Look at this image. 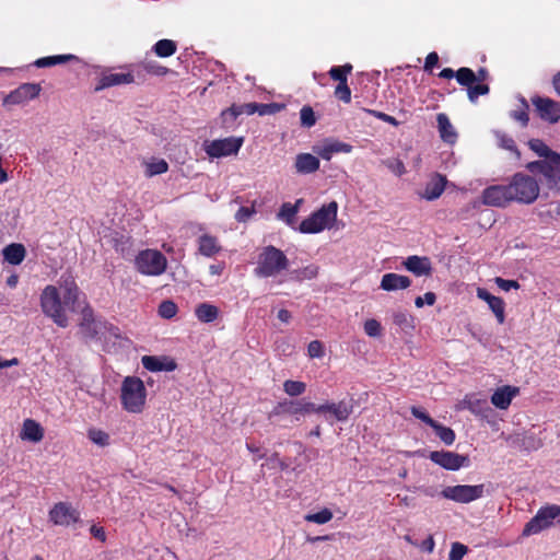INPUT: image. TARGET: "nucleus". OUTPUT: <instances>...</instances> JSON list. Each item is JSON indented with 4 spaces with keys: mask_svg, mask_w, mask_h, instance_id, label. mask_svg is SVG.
Wrapping results in <instances>:
<instances>
[{
    "mask_svg": "<svg viewBox=\"0 0 560 560\" xmlns=\"http://www.w3.org/2000/svg\"><path fill=\"white\" fill-rule=\"evenodd\" d=\"M120 404L129 413H141L147 404V388L141 378L126 376L120 386Z\"/></svg>",
    "mask_w": 560,
    "mask_h": 560,
    "instance_id": "obj_1",
    "label": "nucleus"
},
{
    "mask_svg": "<svg viewBox=\"0 0 560 560\" xmlns=\"http://www.w3.org/2000/svg\"><path fill=\"white\" fill-rule=\"evenodd\" d=\"M289 267V260L279 248L269 245L259 255L255 275L260 278L276 277Z\"/></svg>",
    "mask_w": 560,
    "mask_h": 560,
    "instance_id": "obj_2",
    "label": "nucleus"
},
{
    "mask_svg": "<svg viewBox=\"0 0 560 560\" xmlns=\"http://www.w3.org/2000/svg\"><path fill=\"white\" fill-rule=\"evenodd\" d=\"M338 203L330 201L328 205H324L317 211L312 213L310 217L304 219L300 224V232L305 234H315L330 229L332 223L337 219Z\"/></svg>",
    "mask_w": 560,
    "mask_h": 560,
    "instance_id": "obj_3",
    "label": "nucleus"
},
{
    "mask_svg": "<svg viewBox=\"0 0 560 560\" xmlns=\"http://www.w3.org/2000/svg\"><path fill=\"white\" fill-rule=\"evenodd\" d=\"M508 185L512 200L515 202L529 205L539 196V185L537 180L528 174H514Z\"/></svg>",
    "mask_w": 560,
    "mask_h": 560,
    "instance_id": "obj_4",
    "label": "nucleus"
},
{
    "mask_svg": "<svg viewBox=\"0 0 560 560\" xmlns=\"http://www.w3.org/2000/svg\"><path fill=\"white\" fill-rule=\"evenodd\" d=\"M40 307L43 313L50 317L59 327H67L69 318L66 314V307L61 302L58 289L54 285H47L40 294Z\"/></svg>",
    "mask_w": 560,
    "mask_h": 560,
    "instance_id": "obj_5",
    "label": "nucleus"
},
{
    "mask_svg": "<svg viewBox=\"0 0 560 560\" xmlns=\"http://www.w3.org/2000/svg\"><path fill=\"white\" fill-rule=\"evenodd\" d=\"M136 268L145 276H160L166 270V257L156 249L141 250L135 260Z\"/></svg>",
    "mask_w": 560,
    "mask_h": 560,
    "instance_id": "obj_6",
    "label": "nucleus"
},
{
    "mask_svg": "<svg viewBox=\"0 0 560 560\" xmlns=\"http://www.w3.org/2000/svg\"><path fill=\"white\" fill-rule=\"evenodd\" d=\"M526 167L532 173H541L550 189L560 190V154L552 153L549 160L529 162Z\"/></svg>",
    "mask_w": 560,
    "mask_h": 560,
    "instance_id": "obj_7",
    "label": "nucleus"
},
{
    "mask_svg": "<svg viewBox=\"0 0 560 560\" xmlns=\"http://www.w3.org/2000/svg\"><path fill=\"white\" fill-rule=\"evenodd\" d=\"M560 513L559 505H547L538 510L536 515L525 525L523 529V536L528 537L536 535L541 530L549 528L555 522H558Z\"/></svg>",
    "mask_w": 560,
    "mask_h": 560,
    "instance_id": "obj_8",
    "label": "nucleus"
},
{
    "mask_svg": "<svg viewBox=\"0 0 560 560\" xmlns=\"http://www.w3.org/2000/svg\"><path fill=\"white\" fill-rule=\"evenodd\" d=\"M443 498L457 503H470L483 497L485 485H457L448 486L441 492Z\"/></svg>",
    "mask_w": 560,
    "mask_h": 560,
    "instance_id": "obj_9",
    "label": "nucleus"
},
{
    "mask_svg": "<svg viewBox=\"0 0 560 560\" xmlns=\"http://www.w3.org/2000/svg\"><path fill=\"white\" fill-rule=\"evenodd\" d=\"M538 117L548 124L555 125L560 121V103L545 96L535 95L530 98Z\"/></svg>",
    "mask_w": 560,
    "mask_h": 560,
    "instance_id": "obj_10",
    "label": "nucleus"
},
{
    "mask_svg": "<svg viewBox=\"0 0 560 560\" xmlns=\"http://www.w3.org/2000/svg\"><path fill=\"white\" fill-rule=\"evenodd\" d=\"M243 144V138L229 137L213 140L205 144V151L211 158L236 154Z\"/></svg>",
    "mask_w": 560,
    "mask_h": 560,
    "instance_id": "obj_11",
    "label": "nucleus"
},
{
    "mask_svg": "<svg viewBox=\"0 0 560 560\" xmlns=\"http://www.w3.org/2000/svg\"><path fill=\"white\" fill-rule=\"evenodd\" d=\"M430 460L447 470H458L469 465L466 455H460L451 451H433L429 454Z\"/></svg>",
    "mask_w": 560,
    "mask_h": 560,
    "instance_id": "obj_12",
    "label": "nucleus"
},
{
    "mask_svg": "<svg viewBox=\"0 0 560 560\" xmlns=\"http://www.w3.org/2000/svg\"><path fill=\"white\" fill-rule=\"evenodd\" d=\"M50 521L60 526H70L80 520V513L68 502L56 503L49 511Z\"/></svg>",
    "mask_w": 560,
    "mask_h": 560,
    "instance_id": "obj_13",
    "label": "nucleus"
},
{
    "mask_svg": "<svg viewBox=\"0 0 560 560\" xmlns=\"http://www.w3.org/2000/svg\"><path fill=\"white\" fill-rule=\"evenodd\" d=\"M42 91L37 83H23L10 92L3 100L5 105H20L36 98Z\"/></svg>",
    "mask_w": 560,
    "mask_h": 560,
    "instance_id": "obj_14",
    "label": "nucleus"
},
{
    "mask_svg": "<svg viewBox=\"0 0 560 560\" xmlns=\"http://www.w3.org/2000/svg\"><path fill=\"white\" fill-rule=\"evenodd\" d=\"M513 201L509 185H495L488 187L482 192V202L487 206L504 207Z\"/></svg>",
    "mask_w": 560,
    "mask_h": 560,
    "instance_id": "obj_15",
    "label": "nucleus"
},
{
    "mask_svg": "<svg viewBox=\"0 0 560 560\" xmlns=\"http://www.w3.org/2000/svg\"><path fill=\"white\" fill-rule=\"evenodd\" d=\"M465 409L482 418H487L491 412V408L488 405L487 399L480 398L478 395L474 394L466 395L465 398L457 404L456 410Z\"/></svg>",
    "mask_w": 560,
    "mask_h": 560,
    "instance_id": "obj_16",
    "label": "nucleus"
},
{
    "mask_svg": "<svg viewBox=\"0 0 560 560\" xmlns=\"http://www.w3.org/2000/svg\"><path fill=\"white\" fill-rule=\"evenodd\" d=\"M351 151V144L334 139H327L314 147V152L326 161H329L334 154L350 153Z\"/></svg>",
    "mask_w": 560,
    "mask_h": 560,
    "instance_id": "obj_17",
    "label": "nucleus"
},
{
    "mask_svg": "<svg viewBox=\"0 0 560 560\" xmlns=\"http://www.w3.org/2000/svg\"><path fill=\"white\" fill-rule=\"evenodd\" d=\"M324 412L326 419L330 418L336 419L337 421H347L350 415L353 411V406L351 401L340 400L338 402H327L323 404Z\"/></svg>",
    "mask_w": 560,
    "mask_h": 560,
    "instance_id": "obj_18",
    "label": "nucleus"
},
{
    "mask_svg": "<svg viewBox=\"0 0 560 560\" xmlns=\"http://www.w3.org/2000/svg\"><path fill=\"white\" fill-rule=\"evenodd\" d=\"M402 266L409 272L417 277L430 276L432 272V264L429 257L425 256H408L404 261Z\"/></svg>",
    "mask_w": 560,
    "mask_h": 560,
    "instance_id": "obj_19",
    "label": "nucleus"
},
{
    "mask_svg": "<svg viewBox=\"0 0 560 560\" xmlns=\"http://www.w3.org/2000/svg\"><path fill=\"white\" fill-rule=\"evenodd\" d=\"M141 363L150 372H172L177 366L176 362L167 357L143 355Z\"/></svg>",
    "mask_w": 560,
    "mask_h": 560,
    "instance_id": "obj_20",
    "label": "nucleus"
},
{
    "mask_svg": "<svg viewBox=\"0 0 560 560\" xmlns=\"http://www.w3.org/2000/svg\"><path fill=\"white\" fill-rule=\"evenodd\" d=\"M477 296L488 304L489 308L495 315L499 324H503L505 319L504 301L499 296L492 295L483 288L477 289Z\"/></svg>",
    "mask_w": 560,
    "mask_h": 560,
    "instance_id": "obj_21",
    "label": "nucleus"
},
{
    "mask_svg": "<svg viewBox=\"0 0 560 560\" xmlns=\"http://www.w3.org/2000/svg\"><path fill=\"white\" fill-rule=\"evenodd\" d=\"M512 446L521 450L532 452L537 451L542 446V441L534 432H526L523 434H515L509 439Z\"/></svg>",
    "mask_w": 560,
    "mask_h": 560,
    "instance_id": "obj_22",
    "label": "nucleus"
},
{
    "mask_svg": "<svg viewBox=\"0 0 560 560\" xmlns=\"http://www.w3.org/2000/svg\"><path fill=\"white\" fill-rule=\"evenodd\" d=\"M411 280L409 277L395 272H388L382 277L380 288L384 291L390 292L397 290H405L409 288Z\"/></svg>",
    "mask_w": 560,
    "mask_h": 560,
    "instance_id": "obj_23",
    "label": "nucleus"
},
{
    "mask_svg": "<svg viewBox=\"0 0 560 560\" xmlns=\"http://www.w3.org/2000/svg\"><path fill=\"white\" fill-rule=\"evenodd\" d=\"M520 389L510 385L501 386L494 390L491 396V402L494 407L505 410L511 405L512 399L518 394Z\"/></svg>",
    "mask_w": 560,
    "mask_h": 560,
    "instance_id": "obj_24",
    "label": "nucleus"
},
{
    "mask_svg": "<svg viewBox=\"0 0 560 560\" xmlns=\"http://www.w3.org/2000/svg\"><path fill=\"white\" fill-rule=\"evenodd\" d=\"M81 314L80 328L82 332L85 337L94 338L98 335L102 323L95 319L93 310L90 306H84Z\"/></svg>",
    "mask_w": 560,
    "mask_h": 560,
    "instance_id": "obj_25",
    "label": "nucleus"
},
{
    "mask_svg": "<svg viewBox=\"0 0 560 560\" xmlns=\"http://www.w3.org/2000/svg\"><path fill=\"white\" fill-rule=\"evenodd\" d=\"M133 82V75L131 73H107L103 74L97 85L95 86V91H101L110 86L129 84Z\"/></svg>",
    "mask_w": 560,
    "mask_h": 560,
    "instance_id": "obj_26",
    "label": "nucleus"
},
{
    "mask_svg": "<svg viewBox=\"0 0 560 560\" xmlns=\"http://www.w3.org/2000/svg\"><path fill=\"white\" fill-rule=\"evenodd\" d=\"M20 438L24 441L37 443L44 438V430L42 425L33 419H26L23 422Z\"/></svg>",
    "mask_w": 560,
    "mask_h": 560,
    "instance_id": "obj_27",
    "label": "nucleus"
},
{
    "mask_svg": "<svg viewBox=\"0 0 560 560\" xmlns=\"http://www.w3.org/2000/svg\"><path fill=\"white\" fill-rule=\"evenodd\" d=\"M319 160L311 153H300L295 158V168L300 174H311L319 168Z\"/></svg>",
    "mask_w": 560,
    "mask_h": 560,
    "instance_id": "obj_28",
    "label": "nucleus"
},
{
    "mask_svg": "<svg viewBox=\"0 0 560 560\" xmlns=\"http://www.w3.org/2000/svg\"><path fill=\"white\" fill-rule=\"evenodd\" d=\"M445 185L446 178L438 174L427 184L421 197L427 200H435L445 190Z\"/></svg>",
    "mask_w": 560,
    "mask_h": 560,
    "instance_id": "obj_29",
    "label": "nucleus"
},
{
    "mask_svg": "<svg viewBox=\"0 0 560 560\" xmlns=\"http://www.w3.org/2000/svg\"><path fill=\"white\" fill-rule=\"evenodd\" d=\"M2 254L7 262L16 266L24 260L26 249L24 245L20 243H12L3 248Z\"/></svg>",
    "mask_w": 560,
    "mask_h": 560,
    "instance_id": "obj_30",
    "label": "nucleus"
},
{
    "mask_svg": "<svg viewBox=\"0 0 560 560\" xmlns=\"http://www.w3.org/2000/svg\"><path fill=\"white\" fill-rule=\"evenodd\" d=\"M284 415H300V399L279 401L271 410L269 418L281 417Z\"/></svg>",
    "mask_w": 560,
    "mask_h": 560,
    "instance_id": "obj_31",
    "label": "nucleus"
},
{
    "mask_svg": "<svg viewBox=\"0 0 560 560\" xmlns=\"http://www.w3.org/2000/svg\"><path fill=\"white\" fill-rule=\"evenodd\" d=\"M62 304L71 311L75 310V303L79 300V288L73 280H65L63 283Z\"/></svg>",
    "mask_w": 560,
    "mask_h": 560,
    "instance_id": "obj_32",
    "label": "nucleus"
},
{
    "mask_svg": "<svg viewBox=\"0 0 560 560\" xmlns=\"http://www.w3.org/2000/svg\"><path fill=\"white\" fill-rule=\"evenodd\" d=\"M198 250L202 256L212 257L221 250V246L218 243L217 237L202 234L198 238Z\"/></svg>",
    "mask_w": 560,
    "mask_h": 560,
    "instance_id": "obj_33",
    "label": "nucleus"
},
{
    "mask_svg": "<svg viewBox=\"0 0 560 560\" xmlns=\"http://www.w3.org/2000/svg\"><path fill=\"white\" fill-rule=\"evenodd\" d=\"M195 316L201 323H212L219 316V308L213 304L203 302L196 306Z\"/></svg>",
    "mask_w": 560,
    "mask_h": 560,
    "instance_id": "obj_34",
    "label": "nucleus"
},
{
    "mask_svg": "<svg viewBox=\"0 0 560 560\" xmlns=\"http://www.w3.org/2000/svg\"><path fill=\"white\" fill-rule=\"evenodd\" d=\"M436 121L441 138L446 142H454L456 140L457 135L448 117L445 114L441 113L438 115Z\"/></svg>",
    "mask_w": 560,
    "mask_h": 560,
    "instance_id": "obj_35",
    "label": "nucleus"
},
{
    "mask_svg": "<svg viewBox=\"0 0 560 560\" xmlns=\"http://www.w3.org/2000/svg\"><path fill=\"white\" fill-rule=\"evenodd\" d=\"M73 59H77V57L74 55H71V54L48 56V57L38 58L34 62V66L37 67V68L52 67V66H56V65L66 63V62H68L70 60H73Z\"/></svg>",
    "mask_w": 560,
    "mask_h": 560,
    "instance_id": "obj_36",
    "label": "nucleus"
},
{
    "mask_svg": "<svg viewBox=\"0 0 560 560\" xmlns=\"http://www.w3.org/2000/svg\"><path fill=\"white\" fill-rule=\"evenodd\" d=\"M152 49L156 56L166 58L176 52L177 46L176 43L171 39H160L154 44Z\"/></svg>",
    "mask_w": 560,
    "mask_h": 560,
    "instance_id": "obj_37",
    "label": "nucleus"
},
{
    "mask_svg": "<svg viewBox=\"0 0 560 560\" xmlns=\"http://www.w3.org/2000/svg\"><path fill=\"white\" fill-rule=\"evenodd\" d=\"M520 102H521V107L518 109L511 110L510 117L513 120L518 121L522 127H526L529 121V116H528L529 106H528L527 101L523 96L520 97Z\"/></svg>",
    "mask_w": 560,
    "mask_h": 560,
    "instance_id": "obj_38",
    "label": "nucleus"
},
{
    "mask_svg": "<svg viewBox=\"0 0 560 560\" xmlns=\"http://www.w3.org/2000/svg\"><path fill=\"white\" fill-rule=\"evenodd\" d=\"M301 200H299L295 205H292L290 202H284L279 212H278V219L284 221L287 224H292L294 221V218L299 211V203Z\"/></svg>",
    "mask_w": 560,
    "mask_h": 560,
    "instance_id": "obj_39",
    "label": "nucleus"
},
{
    "mask_svg": "<svg viewBox=\"0 0 560 560\" xmlns=\"http://www.w3.org/2000/svg\"><path fill=\"white\" fill-rule=\"evenodd\" d=\"M88 439L97 446L105 447L109 445L110 436L104 430L97 428H90L88 430Z\"/></svg>",
    "mask_w": 560,
    "mask_h": 560,
    "instance_id": "obj_40",
    "label": "nucleus"
},
{
    "mask_svg": "<svg viewBox=\"0 0 560 560\" xmlns=\"http://www.w3.org/2000/svg\"><path fill=\"white\" fill-rule=\"evenodd\" d=\"M168 164L163 159H152L145 163V175L152 177L167 172Z\"/></svg>",
    "mask_w": 560,
    "mask_h": 560,
    "instance_id": "obj_41",
    "label": "nucleus"
},
{
    "mask_svg": "<svg viewBox=\"0 0 560 560\" xmlns=\"http://www.w3.org/2000/svg\"><path fill=\"white\" fill-rule=\"evenodd\" d=\"M431 428L444 444L452 445L454 443L456 435L453 429L444 427L438 421Z\"/></svg>",
    "mask_w": 560,
    "mask_h": 560,
    "instance_id": "obj_42",
    "label": "nucleus"
},
{
    "mask_svg": "<svg viewBox=\"0 0 560 560\" xmlns=\"http://www.w3.org/2000/svg\"><path fill=\"white\" fill-rule=\"evenodd\" d=\"M494 136L498 140V144L500 148L513 152L517 159L521 158V153L517 150V147L513 138H511L510 136L502 131H494Z\"/></svg>",
    "mask_w": 560,
    "mask_h": 560,
    "instance_id": "obj_43",
    "label": "nucleus"
},
{
    "mask_svg": "<svg viewBox=\"0 0 560 560\" xmlns=\"http://www.w3.org/2000/svg\"><path fill=\"white\" fill-rule=\"evenodd\" d=\"M528 147L532 151H534L538 156L544 158V160L551 159L552 151L542 140L540 139H532L528 141Z\"/></svg>",
    "mask_w": 560,
    "mask_h": 560,
    "instance_id": "obj_44",
    "label": "nucleus"
},
{
    "mask_svg": "<svg viewBox=\"0 0 560 560\" xmlns=\"http://www.w3.org/2000/svg\"><path fill=\"white\" fill-rule=\"evenodd\" d=\"M456 80L460 85L469 88L477 81V75L471 69L463 67L456 71Z\"/></svg>",
    "mask_w": 560,
    "mask_h": 560,
    "instance_id": "obj_45",
    "label": "nucleus"
},
{
    "mask_svg": "<svg viewBox=\"0 0 560 560\" xmlns=\"http://www.w3.org/2000/svg\"><path fill=\"white\" fill-rule=\"evenodd\" d=\"M283 390L291 397H298L306 390V384L301 381L288 380L283 383Z\"/></svg>",
    "mask_w": 560,
    "mask_h": 560,
    "instance_id": "obj_46",
    "label": "nucleus"
},
{
    "mask_svg": "<svg viewBox=\"0 0 560 560\" xmlns=\"http://www.w3.org/2000/svg\"><path fill=\"white\" fill-rule=\"evenodd\" d=\"M393 322L399 326L402 330L413 329V317L407 312H396L393 315Z\"/></svg>",
    "mask_w": 560,
    "mask_h": 560,
    "instance_id": "obj_47",
    "label": "nucleus"
},
{
    "mask_svg": "<svg viewBox=\"0 0 560 560\" xmlns=\"http://www.w3.org/2000/svg\"><path fill=\"white\" fill-rule=\"evenodd\" d=\"M241 116L240 110H237L236 105H232L230 108L225 109L221 114V120L224 128L230 129L234 126L237 117Z\"/></svg>",
    "mask_w": 560,
    "mask_h": 560,
    "instance_id": "obj_48",
    "label": "nucleus"
},
{
    "mask_svg": "<svg viewBox=\"0 0 560 560\" xmlns=\"http://www.w3.org/2000/svg\"><path fill=\"white\" fill-rule=\"evenodd\" d=\"M352 71V66L346 63L343 66H335L329 70V75L332 80L339 83L347 82V74Z\"/></svg>",
    "mask_w": 560,
    "mask_h": 560,
    "instance_id": "obj_49",
    "label": "nucleus"
},
{
    "mask_svg": "<svg viewBox=\"0 0 560 560\" xmlns=\"http://www.w3.org/2000/svg\"><path fill=\"white\" fill-rule=\"evenodd\" d=\"M332 518V512L328 509H323L319 512L305 515V521L315 524H326Z\"/></svg>",
    "mask_w": 560,
    "mask_h": 560,
    "instance_id": "obj_50",
    "label": "nucleus"
},
{
    "mask_svg": "<svg viewBox=\"0 0 560 560\" xmlns=\"http://www.w3.org/2000/svg\"><path fill=\"white\" fill-rule=\"evenodd\" d=\"M158 313L162 318L171 319L177 313V305L171 300H165L159 305Z\"/></svg>",
    "mask_w": 560,
    "mask_h": 560,
    "instance_id": "obj_51",
    "label": "nucleus"
},
{
    "mask_svg": "<svg viewBox=\"0 0 560 560\" xmlns=\"http://www.w3.org/2000/svg\"><path fill=\"white\" fill-rule=\"evenodd\" d=\"M141 66L145 72L158 77L165 75L168 72L166 67L161 66L154 60H145Z\"/></svg>",
    "mask_w": 560,
    "mask_h": 560,
    "instance_id": "obj_52",
    "label": "nucleus"
},
{
    "mask_svg": "<svg viewBox=\"0 0 560 560\" xmlns=\"http://www.w3.org/2000/svg\"><path fill=\"white\" fill-rule=\"evenodd\" d=\"M301 125L311 128L316 124V117L311 106H303L300 110Z\"/></svg>",
    "mask_w": 560,
    "mask_h": 560,
    "instance_id": "obj_53",
    "label": "nucleus"
},
{
    "mask_svg": "<svg viewBox=\"0 0 560 560\" xmlns=\"http://www.w3.org/2000/svg\"><path fill=\"white\" fill-rule=\"evenodd\" d=\"M383 164L396 176H402L406 173L405 164L399 159H387L383 161Z\"/></svg>",
    "mask_w": 560,
    "mask_h": 560,
    "instance_id": "obj_54",
    "label": "nucleus"
},
{
    "mask_svg": "<svg viewBox=\"0 0 560 560\" xmlns=\"http://www.w3.org/2000/svg\"><path fill=\"white\" fill-rule=\"evenodd\" d=\"M489 93V86L487 84H471L467 89L468 98L471 103H476L480 95Z\"/></svg>",
    "mask_w": 560,
    "mask_h": 560,
    "instance_id": "obj_55",
    "label": "nucleus"
},
{
    "mask_svg": "<svg viewBox=\"0 0 560 560\" xmlns=\"http://www.w3.org/2000/svg\"><path fill=\"white\" fill-rule=\"evenodd\" d=\"M318 273V268L314 265L307 266L301 270L293 272V278L296 280L314 279Z\"/></svg>",
    "mask_w": 560,
    "mask_h": 560,
    "instance_id": "obj_56",
    "label": "nucleus"
},
{
    "mask_svg": "<svg viewBox=\"0 0 560 560\" xmlns=\"http://www.w3.org/2000/svg\"><path fill=\"white\" fill-rule=\"evenodd\" d=\"M468 548L460 542H453L451 546V551L448 555V560H463L464 556L467 553Z\"/></svg>",
    "mask_w": 560,
    "mask_h": 560,
    "instance_id": "obj_57",
    "label": "nucleus"
},
{
    "mask_svg": "<svg viewBox=\"0 0 560 560\" xmlns=\"http://www.w3.org/2000/svg\"><path fill=\"white\" fill-rule=\"evenodd\" d=\"M311 412L323 413V405L317 406L311 401H306L305 399H300V415L304 416Z\"/></svg>",
    "mask_w": 560,
    "mask_h": 560,
    "instance_id": "obj_58",
    "label": "nucleus"
},
{
    "mask_svg": "<svg viewBox=\"0 0 560 560\" xmlns=\"http://www.w3.org/2000/svg\"><path fill=\"white\" fill-rule=\"evenodd\" d=\"M364 332L370 337H378L382 332V326L376 319H368L364 323Z\"/></svg>",
    "mask_w": 560,
    "mask_h": 560,
    "instance_id": "obj_59",
    "label": "nucleus"
},
{
    "mask_svg": "<svg viewBox=\"0 0 560 560\" xmlns=\"http://www.w3.org/2000/svg\"><path fill=\"white\" fill-rule=\"evenodd\" d=\"M335 95L345 103H349L351 101V91L347 82L338 83L335 90Z\"/></svg>",
    "mask_w": 560,
    "mask_h": 560,
    "instance_id": "obj_60",
    "label": "nucleus"
},
{
    "mask_svg": "<svg viewBox=\"0 0 560 560\" xmlns=\"http://www.w3.org/2000/svg\"><path fill=\"white\" fill-rule=\"evenodd\" d=\"M410 411L415 418L423 421L429 427H432L435 422L434 419H432L423 409H421L419 407L413 406V407H411Z\"/></svg>",
    "mask_w": 560,
    "mask_h": 560,
    "instance_id": "obj_61",
    "label": "nucleus"
},
{
    "mask_svg": "<svg viewBox=\"0 0 560 560\" xmlns=\"http://www.w3.org/2000/svg\"><path fill=\"white\" fill-rule=\"evenodd\" d=\"M307 353L311 358H322L324 355L323 345L318 340L308 343Z\"/></svg>",
    "mask_w": 560,
    "mask_h": 560,
    "instance_id": "obj_62",
    "label": "nucleus"
},
{
    "mask_svg": "<svg viewBox=\"0 0 560 560\" xmlns=\"http://www.w3.org/2000/svg\"><path fill=\"white\" fill-rule=\"evenodd\" d=\"M495 284L503 291H510L512 289H518L520 283L516 280H508L500 277L494 279Z\"/></svg>",
    "mask_w": 560,
    "mask_h": 560,
    "instance_id": "obj_63",
    "label": "nucleus"
},
{
    "mask_svg": "<svg viewBox=\"0 0 560 560\" xmlns=\"http://www.w3.org/2000/svg\"><path fill=\"white\" fill-rule=\"evenodd\" d=\"M436 301V295L433 292H427L423 296H417L415 300V305L420 308L424 304L433 305Z\"/></svg>",
    "mask_w": 560,
    "mask_h": 560,
    "instance_id": "obj_64",
    "label": "nucleus"
}]
</instances>
